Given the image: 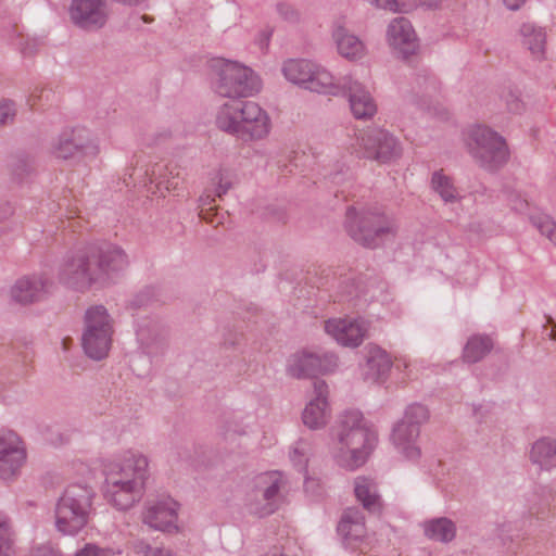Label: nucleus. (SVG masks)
<instances>
[{"label": "nucleus", "instance_id": "nucleus-1", "mask_svg": "<svg viewBox=\"0 0 556 556\" xmlns=\"http://www.w3.org/2000/svg\"><path fill=\"white\" fill-rule=\"evenodd\" d=\"M149 458L127 451L104 466V496L116 508L126 510L140 497L149 478Z\"/></svg>", "mask_w": 556, "mask_h": 556}, {"label": "nucleus", "instance_id": "nucleus-2", "mask_svg": "<svg viewBox=\"0 0 556 556\" xmlns=\"http://www.w3.org/2000/svg\"><path fill=\"white\" fill-rule=\"evenodd\" d=\"M126 265V255L115 247L105 251L80 252L62 264L59 279L70 287L85 289L92 283L105 282L112 273L122 270Z\"/></svg>", "mask_w": 556, "mask_h": 556}, {"label": "nucleus", "instance_id": "nucleus-3", "mask_svg": "<svg viewBox=\"0 0 556 556\" xmlns=\"http://www.w3.org/2000/svg\"><path fill=\"white\" fill-rule=\"evenodd\" d=\"M376 443L372 426L361 413L350 412L342 419L334 456L341 467L353 470L366 462Z\"/></svg>", "mask_w": 556, "mask_h": 556}, {"label": "nucleus", "instance_id": "nucleus-4", "mask_svg": "<svg viewBox=\"0 0 556 556\" xmlns=\"http://www.w3.org/2000/svg\"><path fill=\"white\" fill-rule=\"evenodd\" d=\"M216 126L241 139L265 138L271 128L270 118L257 103L228 101L216 114Z\"/></svg>", "mask_w": 556, "mask_h": 556}, {"label": "nucleus", "instance_id": "nucleus-5", "mask_svg": "<svg viewBox=\"0 0 556 556\" xmlns=\"http://www.w3.org/2000/svg\"><path fill=\"white\" fill-rule=\"evenodd\" d=\"M91 488L72 484L66 488L55 508V526L64 534H75L86 527L92 510Z\"/></svg>", "mask_w": 556, "mask_h": 556}, {"label": "nucleus", "instance_id": "nucleus-6", "mask_svg": "<svg viewBox=\"0 0 556 556\" xmlns=\"http://www.w3.org/2000/svg\"><path fill=\"white\" fill-rule=\"evenodd\" d=\"M466 144L470 154L484 167L494 168L508 161L509 149L505 138L489 126L470 127Z\"/></svg>", "mask_w": 556, "mask_h": 556}, {"label": "nucleus", "instance_id": "nucleus-7", "mask_svg": "<svg viewBox=\"0 0 556 556\" xmlns=\"http://www.w3.org/2000/svg\"><path fill=\"white\" fill-rule=\"evenodd\" d=\"M212 67L218 75L216 90L220 96L249 97L261 89L258 76L249 67L226 60L213 61Z\"/></svg>", "mask_w": 556, "mask_h": 556}, {"label": "nucleus", "instance_id": "nucleus-8", "mask_svg": "<svg viewBox=\"0 0 556 556\" xmlns=\"http://www.w3.org/2000/svg\"><path fill=\"white\" fill-rule=\"evenodd\" d=\"M346 229L355 241L371 247L377 237L393 233L396 230V224L386 215L350 208L346 213Z\"/></svg>", "mask_w": 556, "mask_h": 556}, {"label": "nucleus", "instance_id": "nucleus-9", "mask_svg": "<svg viewBox=\"0 0 556 556\" xmlns=\"http://www.w3.org/2000/svg\"><path fill=\"white\" fill-rule=\"evenodd\" d=\"M426 419V408L422 405H412L407 407L404 417L393 428L392 443L399 453L408 460H416L421 454L417 439L419 425Z\"/></svg>", "mask_w": 556, "mask_h": 556}, {"label": "nucleus", "instance_id": "nucleus-10", "mask_svg": "<svg viewBox=\"0 0 556 556\" xmlns=\"http://www.w3.org/2000/svg\"><path fill=\"white\" fill-rule=\"evenodd\" d=\"M357 143L359 147L358 153L379 164H390L402 155V147L399 140L383 129L363 132L357 138Z\"/></svg>", "mask_w": 556, "mask_h": 556}, {"label": "nucleus", "instance_id": "nucleus-11", "mask_svg": "<svg viewBox=\"0 0 556 556\" xmlns=\"http://www.w3.org/2000/svg\"><path fill=\"white\" fill-rule=\"evenodd\" d=\"M68 15L76 26L94 30L106 24L110 9L106 0H72Z\"/></svg>", "mask_w": 556, "mask_h": 556}, {"label": "nucleus", "instance_id": "nucleus-12", "mask_svg": "<svg viewBox=\"0 0 556 556\" xmlns=\"http://www.w3.org/2000/svg\"><path fill=\"white\" fill-rule=\"evenodd\" d=\"M386 40L391 51L399 58L407 59L419 50V41L409 21L397 17L390 22Z\"/></svg>", "mask_w": 556, "mask_h": 556}, {"label": "nucleus", "instance_id": "nucleus-13", "mask_svg": "<svg viewBox=\"0 0 556 556\" xmlns=\"http://www.w3.org/2000/svg\"><path fill=\"white\" fill-rule=\"evenodd\" d=\"M324 328L327 334L346 348L361 345L368 330L364 319L350 316L328 319Z\"/></svg>", "mask_w": 556, "mask_h": 556}, {"label": "nucleus", "instance_id": "nucleus-14", "mask_svg": "<svg viewBox=\"0 0 556 556\" xmlns=\"http://www.w3.org/2000/svg\"><path fill=\"white\" fill-rule=\"evenodd\" d=\"M179 504L169 496L149 502L143 513V522L161 531L177 530Z\"/></svg>", "mask_w": 556, "mask_h": 556}, {"label": "nucleus", "instance_id": "nucleus-15", "mask_svg": "<svg viewBox=\"0 0 556 556\" xmlns=\"http://www.w3.org/2000/svg\"><path fill=\"white\" fill-rule=\"evenodd\" d=\"M338 531L351 547L358 548L363 553L370 549L372 536L366 532L364 517L359 510L346 509L338 526Z\"/></svg>", "mask_w": 556, "mask_h": 556}, {"label": "nucleus", "instance_id": "nucleus-16", "mask_svg": "<svg viewBox=\"0 0 556 556\" xmlns=\"http://www.w3.org/2000/svg\"><path fill=\"white\" fill-rule=\"evenodd\" d=\"M331 39L338 54L348 61H358L367 53L365 42L346 27L343 18L333 21Z\"/></svg>", "mask_w": 556, "mask_h": 556}, {"label": "nucleus", "instance_id": "nucleus-17", "mask_svg": "<svg viewBox=\"0 0 556 556\" xmlns=\"http://www.w3.org/2000/svg\"><path fill=\"white\" fill-rule=\"evenodd\" d=\"M26 458L22 441L14 432L0 434V472L5 479L12 477Z\"/></svg>", "mask_w": 556, "mask_h": 556}, {"label": "nucleus", "instance_id": "nucleus-18", "mask_svg": "<svg viewBox=\"0 0 556 556\" xmlns=\"http://www.w3.org/2000/svg\"><path fill=\"white\" fill-rule=\"evenodd\" d=\"M343 92L349 96L351 112L355 118H369L375 115L377 105L363 84L352 77H344Z\"/></svg>", "mask_w": 556, "mask_h": 556}, {"label": "nucleus", "instance_id": "nucleus-19", "mask_svg": "<svg viewBox=\"0 0 556 556\" xmlns=\"http://www.w3.org/2000/svg\"><path fill=\"white\" fill-rule=\"evenodd\" d=\"M330 417L329 404L327 402V386L324 382H316L314 397L306 404L302 420L309 429L324 427Z\"/></svg>", "mask_w": 556, "mask_h": 556}, {"label": "nucleus", "instance_id": "nucleus-20", "mask_svg": "<svg viewBox=\"0 0 556 556\" xmlns=\"http://www.w3.org/2000/svg\"><path fill=\"white\" fill-rule=\"evenodd\" d=\"M50 287L43 276L23 277L11 288V298L17 303L29 304L43 299Z\"/></svg>", "mask_w": 556, "mask_h": 556}, {"label": "nucleus", "instance_id": "nucleus-21", "mask_svg": "<svg viewBox=\"0 0 556 556\" xmlns=\"http://www.w3.org/2000/svg\"><path fill=\"white\" fill-rule=\"evenodd\" d=\"M330 370L329 365L323 364L320 358L307 351H300L288 359V372L292 377L302 378Z\"/></svg>", "mask_w": 556, "mask_h": 556}, {"label": "nucleus", "instance_id": "nucleus-22", "mask_svg": "<svg viewBox=\"0 0 556 556\" xmlns=\"http://www.w3.org/2000/svg\"><path fill=\"white\" fill-rule=\"evenodd\" d=\"M343 87L344 83L341 84L325 66L315 63L305 89L320 94L339 96L343 92Z\"/></svg>", "mask_w": 556, "mask_h": 556}, {"label": "nucleus", "instance_id": "nucleus-23", "mask_svg": "<svg viewBox=\"0 0 556 556\" xmlns=\"http://www.w3.org/2000/svg\"><path fill=\"white\" fill-rule=\"evenodd\" d=\"M113 333L96 332L93 328H84L83 348L93 359L104 358L111 349Z\"/></svg>", "mask_w": 556, "mask_h": 556}, {"label": "nucleus", "instance_id": "nucleus-24", "mask_svg": "<svg viewBox=\"0 0 556 556\" xmlns=\"http://www.w3.org/2000/svg\"><path fill=\"white\" fill-rule=\"evenodd\" d=\"M315 63L306 59H289L282 63L281 73L288 81L305 89Z\"/></svg>", "mask_w": 556, "mask_h": 556}, {"label": "nucleus", "instance_id": "nucleus-25", "mask_svg": "<svg viewBox=\"0 0 556 556\" xmlns=\"http://www.w3.org/2000/svg\"><path fill=\"white\" fill-rule=\"evenodd\" d=\"M85 148H87L85 131L81 129H73L60 136L54 153L58 157L68 159Z\"/></svg>", "mask_w": 556, "mask_h": 556}, {"label": "nucleus", "instance_id": "nucleus-26", "mask_svg": "<svg viewBox=\"0 0 556 556\" xmlns=\"http://www.w3.org/2000/svg\"><path fill=\"white\" fill-rule=\"evenodd\" d=\"M531 460L541 468L548 469L556 465V440L540 439L531 448Z\"/></svg>", "mask_w": 556, "mask_h": 556}, {"label": "nucleus", "instance_id": "nucleus-27", "mask_svg": "<svg viewBox=\"0 0 556 556\" xmlns=\"http://www.w3.org/2000/svg\"><path fill=\"white\" fill-rule=\"evenodd\" d=\"M89 327L96 332L113 333V319L104 306L93 305L86 311L84 328Z\"/></svg>", "mask_w": 556, "mask_h": 556}, {"label": "nucleus", "instance_id": "nucleus-28", "mask_svg": "<svg viewBox=\"0 0 556 556\" xmlns=\"http://www.w3.org/2000/svg\"><path fill=\"white\" fill-rule=\"evenodd\" d=\"M282 483V476L277 471L265 473L258 478L257 484L263 491L264 498L267 501L266 507L261 510L260 514L265 515L274 511L273 500L277 495Z\"/></svg>", "mask_w": 556, "mask_h": 556}, {"label": "nucleus", "instance_id": "nucleus-29", "mask_svg": "<svg viewBox=\"0 0 556 556\" xmlns=\"http://www.w3.org/2000/svg\"><path fill=\"white\" fill-rule=\"evenodd\" d=\"M493 348V342L486 336H473L464 348V361L467 363H476L488 355Z\"/></svg>", "mask_w": 556, "mask_h": 556}, {"label": "nucleus", "instance_id": "nucleus-30", "mask_svg": "<svg viewBox=\"0 0 556 556\" xmlns=\"http://www.w3.org/2000/svg\"><path fill=\"white\" fill-rule=\"evenodd\" d=\"M367 365L371 371V378L378 380L391 370L392 359L382 349L378 346H370L368 349Z\"/></svg>", "mask_w": 556, "mask_h": 556}, {"label": "nucleus", "instance_id": "nucleus-31", "mask_svg": "<svg viewBox=\"0 0 556 556\" xmlns=\"http://www.w3.org/2000/svg\"><path fill=\"white\" fill-rule=\"evenodd\" d=\"M522 43L528 47L535 58L543 56L545 49V33L541 28H536L532 24H523L521 26Z\"/></svg>", "mask_w": 556, "mask_h": 556}, {"label": "nucleus", "instance_id": "nucleus-32", "mask_svg": "<svg viewBox=\"0 0 556 556\" xmlns=\"http://www.w3.org/2000/svg\"><path fill=\"white\" fill-rule=\"evenodd\" d=\"M355 495L366 509L376 511L380 508V501L376 493V486L368 479H356Z\"/></svg>", "mask_w": 556, "mask_h": 556}, {"label": "nucleus", "instance_id": "nucleus-33", "mask_svg": "<svg viewBox=\"0 0 556 556\" xmlns=\"http://www.w3.org/2000/svg\"><path fill=\"white\" fill-rule=\"evenodd\" d=\"M425 533L431 540L447 542L455 536V527L451 520L439 518L425 525Z\"/></svg>", "mask_w": 556, "mask_h": 556}, {"label": "nucleus", "instance_id": "nucleus-34", "mask_svg": "<svg viewBox=\"0 0 556 556\" xmlns=\"http://www.w3.org/2000/svg\"><path fill=\"white\" fill-rule=\"evenodd\" d=\"M433 190L445 202H453L458 199V192L453 180L443 170L434 172L431 179Z\"/></svg>", "mask_w": 556, "mask_h": 556}, {"label": "nucleus", "instance_id": "nucleus-35", "mask_svg": "<svg viewBox=\"0 0 556 556\" xmlns=\"http://www.w3.org/2000/svg\"><path fill=\"white\" fill-rule=\"evenodd\" d=\"M14 554V538L10 521L0 513V556H13Z\"/></svg>", "mask_w": 556, "mask_h": 556}, {"label": "nucleus", "instance_id": "nucleus-36", "mask_svg": "<svg viewBox=\"0 0 556 556\" xmlns=\"http://www.w3.org/2000/svg\"><path fill=\"white\" fill-rule=\"evenodd\" d=\"M166 175L170 176V179H165V176L161 178L156 185V191L153 193H159L160 197H164L165 192L170 190H176L180 182V170L176 165H169L165 167Z\"/></svg>", "mask_w": 556, "mask_h": 556}, {"label": "nucleus", "instance_id": "nucleus-37", "mask_svg": "<svg viewBox=\"0 0 556 556\" xmlns=\"http://www.w3.org/2000/svg\"><path fill=\"white\" fill-rule=\"evenodd\" d=\"M376 9L384 10L391 13L408 12L414 8L413 0H365Z\"/></svg>", "mask_w": 556, "mask_h": 556}, {"label": "nucleus", "instance_id": "nucleus-38", "mask_svg": "<svg viewBox=\"0 0 556 556\" xmlns=\"http://www.w3.org/2000/svg\"><path fill=\"white\" fill-rule=\"evenodd\" d=\"M231 180L227 175L223 173H217L212 177L211 181V190L215 195L220 198L231 188Z\"/></svg>", "mask_w": 556, "mask_h": 556}, {"label": "nucleus", "instance_id": "nucleus-39", "mask_svg": "<svg viewBox=\"0 0 556 556\" xmlns=\"http://www.w3.org/2000/svg\"><path fill=\"white\" fill-rule=\"evenodd\" d=\"M534 224L542 235L556 243V224L548 216H539Z\"/></svg>", "mask_w": 556, "mask_h": 556}, {"label": "nucleus", "instance_id": "nucleus-40", "mask_svg": "<svg viewBox=\"0 0 556 556\" xmlns=\"http://www.w3.org/2000/svg\"><path fill=\"white\" fill-rule=\"evenodd\" d=\"M136 553L140 556H174L169 549L147 545L144 543L137 545Z\"/></svg>", "mask_w": 556, "mask_h": 556}, {"label": "nucleus", "instance_id": "nucleus-41", "mask_svg": "<svg viewBox=\"0 0 556 556\" xmlns=\"http://www.w3.org/2000/svg\"><path fill=\"white\" fill-rule=\"evenodd\" d=\"M15 115L14 104L10 101L0 102V125L13 121Z\"/></svg>", "mask_w": 556, "mask_h": 556}, {"label": "nucleus", "instance_id": "nucleus-42", "mask_svg": "<svg viewBox=\"0 0 556 556\" xmlns=\"http://www.w3.org/2000/svg\"><path fill=\"white\" fill-rule=\"evenodd\" d=\"M74 556H110V553L97 545L86 544L83 548L78 549Z\"/></svg>", "mask_w": 556, "mask_h": 556}, {"label": "nucleus", "instance_id": "nucleus-43", "mask_svg": "<svg viewBox=\"0 0 556 556\" xmlns=\"http://www.w3.org/2000/svg\"><path fill=\"white\" fill-rule=\"evenodd\" d=\"M207 199H210V194L206 195V199H202L203 207L200 211V216L205 219L207 223L213 224V211L216 210V205L214 204L215 199H212L211 201L206 202Z\"/></svg>", "mask_w": 556, "mask_h": 556}, {"label": "nucleus", "instance_id": "nucleus-44", "mask_svg": "<svg viewBox=\"0 0 556 556\" xmlns=\"http://www.w3.org/2000/svg\"><path fill=\"white\" fill-rule=\"evenodd\" d=\"M30 556H62V554L51 545H40L31 551Z\"/></svg>", "mask_w": 556, "mask_h": 556}, {"label": "nucleus", "instance_id": "nucleus-45", "mask_svg": "<svg viewBox=\"0 0 556 556\" xmlns=\"http://www.w3.org/2000/svg\"><path fill=\"white\" fill-rule=\"evenodd\" d=\"M392 367L399 371L406 370L409 367V361L405 356L395 357Z\"/></svg>", "mask_w": 556, "mask_h": 556}, {"label": "nucleus", "instance_id": "nucleus-46", "mask_svg": "<svg viewBox=\"0 0 556 556\" xmlns=\"http://www.w3.org/2000/svg\"><path fill=\"white\" fill-rule=\"evenodd\" d=\"M527 0H503L504 5L511 11L519 10Z\"/></svg>", "mask_w": 556, "mask_h": 556}, {"label": "nucleus", "instance_id": "nucleus-47", "mask_svg": "<svg viewBox=\"0 0 556 556\" xmlns=\"http://www.w3.org/2000/svg\"><path fill=\"white\" fill-rule=\"evenodd\" d=\"M444 0H419V2L430 9L439 8Z\"/></svg>", "mask_w": 556, "mask_h": 556}, {"label": "nucleus", "instance_id": "nucleus-48", "mask_svg": "<svg viewBox=\"0 0 556 556\" xmlns=\"http://www.w3.org/2000/svg\"><path fill=\"white\" fill-rule=\"evenodd\" d=\"M304 446H301L300 447H295L294 451H293V454H292V459L293 462H295L298 465H301L303 462L301 459L296 460V456L300 455L301 457H304L305 456V453H304Z\"/></svg>", "mask_w": 556, "mask_h": 556}, {"label": "nucleus", "instance_id": "nucleus-49", "mask_svg": "<svg viewBox=\"0 0 556 556\" xmlns=\"http://www.w3.org/2000/svg\"><path fill=\"white\" fill-rule=\"evenodd\" d=\"M549 337L553 339V340H556V330L553 328L549 332Z\"/></svg>", "mask_w": 556, "mask_h": 556}, {"label": "nucleus", "instance_id": "nucleus-50", "mask_svg": "<svg viewBox=\"0 0 556 556\" xmlns=\"http://www.w3.org/2000/svg\"><path fill=\"white\" fill-rule=\"evenodd\" d=\"M68 342H71V339H67V338H66V339H64V340H63L64 348H66V346H67V343H68Z\"/></svg>", "mask_w": 556, "mask_h": 556}, {"label": "nucleus", "instance_id": "nucleus-51", "mask_svg": "<svg viewBox=\"0 0 556 556\" xmlns=\"http://www.w3.org/2000/svg\"><path fill=\"white\" fill-rule=\"evenodd\" d=\"M269 556H286V555L282 554V553H279V554L278 553H274L273 555H269Z\"/></svg>", "mask_w": 556, "mask_h": 556}]
</instances>
